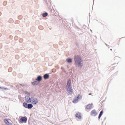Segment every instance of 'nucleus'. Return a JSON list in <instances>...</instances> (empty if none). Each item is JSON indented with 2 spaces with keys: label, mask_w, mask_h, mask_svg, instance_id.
<instances>
[{
  "label": "nucleus",
  "mask_w": 125,
  "mask_h": 125,
  "mask_svg": "<svg viewBox=\"0 0 125 125\" xmlns=\"http://www.w3.org/2000/svg\"><path fill=\"white\" fill-rule=\"evenodd\" d=\"M27 120V118L25 117H22L20 120V122H26Z\"/></svg>",
  "instance_id": "423d86ee"
},
{
  "label": "nucleus",
  "mask_w": 125,
  "mask_h": 125,
  "mask_svg": "<svg viewBox=\"0 0 125 125\" xmlns=\"http://www.w3.org/2000/svg\"><path fill=\"white\" fill-rule=\"evenodd\" d=\"M93 104H89L88 105H87L86 107V109H90L92 107Z\"/></svg>",
  "instance_id": "0eeeda50"
},
{
  "label": "nucleus",
  "mask_w": 125,
  "mask_h": 125,
  "mask_svg": "<svg viewBox=\"0 0 125 125\" xmlns=\"http://www.w3.org/2000/svg\"><path fill=\"white\" fill-rule=\"evenodd\" d=\"M97 114V113L95 110H92L91 112V115L92 116H95Z\"/></svg>",
  "instance_id": "39448f33"
},
{
  "label": "nucleus",
  "mask_w": 125,
  "mask_h": 125,
  "mask_svg": "<svg viewBox=\"0 0 125 125\" xmlns=\"http://www.w3.org/2000/svg\"><path fill=\"white\" fill-rule=\"evenodd\" d=\"M75 116L79 119H80L81 118V114L79 113H78L76 114Z\"/></svg>",
  "instance_id": "6e6552de"
},
{
  "label": "nucleus",
  "mask_w": 125,
  "mask_h": 125,
  "mask_svg": "<svg viewBox=\"0 0 125 125\" xmlns=\"http://www.w3.org/2000/svg\"><path fill=\"white\" fill-rule=\"evenodd\" d=\"M67 91L70 94H71L73 92V90L71 86L67 87Z\"/></svg>",
  "instance_id": "7ed1b4c3"
},
{
  "label": "nucleus",
  "mask_w": 125,
  "mask_h": 125,
  "mask_svg": "<svg viewBox=\"0 0 125 125\" xmlns=\"http://www.w3.org/2000/svg\"><path fill=\"white\" fill-rule=\"evenodd\" d=\"M4 89L5 90H8V89H7V88H4Z\"/></svg>",
  "instance_id": "aec40b11"
},
{
  "label": "nucleus",
  "mask_w": 125,
  "mask_h": 125,
  "mask_svg": "<svg viewBox=\"0 0 125 125\" xmlns=\"http://www.w3.org/2000/svg\"><path fill=\"white\" fill-rule=\"evenodd\" d=\"M4 3H6V2H4Z\"/></svg>",
  "instance_id": "412c9836"
},
{
  "label": "nucleus",
  "mask_w": 125,
  "mask_h": 125,
  "mask_svg": "<svg viewBox=\"0 0 125 125\" xmlns=\"http://www.w3.org/2000/svg\"><path fill=\"white\" fill-rule=\"evenodd\" d=\"M26 101L28 103H31L33 104H36L38 102L37 99L34 97H31V98L29 97H25Z\"/></svg>",
  "instance_id": "f03ea898"
},
{
  "label": "nucleus",
  "mask_w": 125,
  "mask_h": 125,
  "mask_svg": "<svg viewBox=\"0 0 125 125\" xmlns=\"http://www.w3.org/2000/svg\"><path fill=\"white\" fill-rule=\"evenodd\" d=\"M110 50H111V51H112V49H110Z\"/></svg>",
  "instance_id": "4be33fe9"
},
{
  "label": "nucleus",
  "mask_w": 125,
  "mask_h": 125,
  "mask_svg": "<svg viewBox=\"0 0 125 125\" xmlns=\"http://www.w3.org/2000/svg\"><path fill=\"white\" fill-rule=\"evenodd\" d=\"M23 106L26 108H27L28 105L26 103H24L23 104Z\"/></svg>",
  "instance_id": "2eb2a0df"
},
{
  "label": "nucleus",
  "mask_w": 125,
  "mask_h": 125,
  "mask_svg": "<svg viewBox=\"0 0 125 125\" xmlns=\"http://www.w3.org/2000/svg\"><path fill=\"white\" fill-rule=\"evenodd\" d=\"M32 83L33 85H37L38 84L37 82V81H34L32 82Z\"/></svg>",
  "instance_id": "f3484780"
},
{
  "label": "nucleus",
  "mask_w": 125,
  "mask_h": 125,
  "mask_svg": "<svg viewBox=\"0 0 125 125\" xmlns=\"http://www.w3.org/2000/svg\"><path fill=\"white\" fill-rule=\"evenodd\" d=\"M76 65L78 67H81L83 66L82 61L81 57L79 56H76L74 58Z\"/></svg>",
  "instance_id": "f257e3e1"
},
{
  "label": "nucleus",
  "mask_w": 125,
  "mask_h": 125,
  "mask_svg": "<svg viewBox=\"0 0 125 125\" xmlns=\"http://www.w3.org/2000/svg\"><path fill=\"white\" fill-rule=\"evenodd\" d=\"M25 94H27V95H30V94L29 93H28L27 92H25Z\"/></svg>",
  "instance_id": "6ab92c4d"
},
{
  "label": "nucleus",
  "mask_w": 125,
  "mask_h": 125,
  "mask_svg": "<svg viewBox=\"0 0 125 125\" xmlns=\"http://www.w3.org/2000/svg\"><path fill=\"white\" fill-rule=\"evenodd\" d=\"M103 110H102L100 113L99 116L98 117V118L99 119L100 118V117L103 114Z\"/></svg>",
  "instance_id": "ddd939ff"
},
{
  "label": "nucleus",
  "mask_w": 125,
  "mask_h": 125,
  "mask_svg": "<svg viewBox=\"0 0 125 125\" xmlns=\"http://www.w3.org/2000/svg\"><path fill=\"white\" fill-rule=\"evenodd\" d=\"M4 121L7 125H11L12 124L11 123H10L8 121V120L6 119H4Z\"/></svg>",
  "instance_id": "1a4fd4ad"
},
{
  "label": "nucleus",
  "mask_w": 125,
  "mask_h": 125,
  "mask_svg": "<svg viewBox=\"0 0 125 125\" xmlns=\"http://www.w3.org/2000/svg\"><path fill=\"white\" fill-rule=\"evenodd\" d=\"M11 125H12V124H11Z\"/></svg>",
  "instance_id": "5701e85b"
},
{
  "label": "nucleus",
  "mask_w": 125,
  "mask_h": 125,
  "mask_svg": "<svg viewBox=\"0 0 125 125\" xmlns=\"http://www.w3.org/2000/svg\"><path fill=\"white\" fill-rule=\"evenodd\" d=\"M71 80L70 79H68V80L67 82V87L71 86Z\"/></svg>",
  "instance_id": "9d476101"
},
{
  "label": "nucleus",
  "mask_w": 125,
  "mask_h": 125,
  "mask_svg": "<svg viewBox=\"0 0 125 125\" xmlns=\"http://www.w3.org/2000/svg\"><path fill=\"white\" fill-rule=\"evenodd\" d=\"M49 77V75L47 74H45L43 76L44 78V79H46L48 78Z\"/></svg>",
  "instance_id": "9b49d317"
},
{
  "label": "nucleus",
  "mask_w": 125,
  "mask_h": 125,
  "mask_svg": "<svg viewBox=\"0 0 125 125\" xmlns=\"http://www.w3.org/2000/svg\"><path fill=\"white\" fill-rule=\"evenodd\" d=\"M47 15L48 13H47L46 12L44 13H43V14L42 16H43V17H45L46 16H47Z\"/></svg>",
  "instance_id": "a211bd4d"
},
{
  "label": "nucleus",
  "mask_w": 125,
  "mask_h": 125,
  "mask_svg": "<svg viewBox=\"0 0 125 125\" xmlns=\"http://www.w3.org/2000/svg\"><path fill=\"white\" fill-rule=\"evenodd\" d=\"M33 106L31 104H29L28 105L27 108L29 109H30Z\"/></svg>",
  "instance_id": "f8f14e48"
},
{
  "label": "nucleus",
  "mask_w": 125,
  "mask_h": 125,
  "mask_svg": "<svg viewBox=\"0 0 125 125\" xmlns=\"http://www.w3.org/2000/svg\"><path fill=\"white\" fill-rule=\"evenodd\" d=\"M66 60L67 62L69 63H70L72 62V59L71 58H68Z\"/></svg>",
  "instance_id": "dca6fc26"
},
{
  "label": "nucleus",
  "mask_w": 125,
  "mask_h": 125,
  "mask_svg": "<svg viewBox=\"0 0 125 125\" xmlns=\"http://www.w3.org/2000/svg\"><path fill=\"white\" fill-rule=\"evenodd\" d=\"M79 96L81 97V98H82V97L80 95H79L76 98L73 100V103H76L78 102V99H79Z\"/></svg>",
  "instance_id": "20e7f679"
},
{
  "label": "nucleus",
  "mask_w": 125,
  "mask_h": 125,
  "mask_svg": "<svg viewBox=\"0 0 125 125\" xmlns=\"http://www.w3.org/2000/svg\"><path fill=\"white\" fill-rule=\"evenodd\" d=\"M42 79V78L41 76H39L38 77L37 79V80L39 81H41Z\"/></svg>",
  "instance_id": "4468645a"
}]
</instances>
